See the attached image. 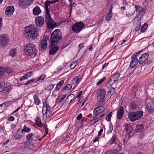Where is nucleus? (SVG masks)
Returning <instances> with one entry per match:
<instances>
[{
    "mask_svg": "<svg viewBox=\"0 0 154 154\" xmlns=\"http://www.w3.org/2000/svg\"><path fill=\"white\" fill-rule=\"evenodd\" d=\"M24 35L27 38L35 39L37 38L38 34V31L36 28L32 25L26 27L24 31Z\"/></svg>",
    "mask_w": 154,
    "mask_h": 154,
    "instance_id": "1",
    "label": "nucleus"
},
{
    "mask_svg": "<svg viewBox=\"0 0 154 154\" xmlns=\"http://www.w3.org/2000/svg\"><path fill=\"white\" fill-rule=\"evenodd\" d=\"M62 38V33L59 29H56L51 34L50 41L51 45H55Z\"/></svg>",
    "mask_w": 154,
    "mask_h": 154,
    "instance_id": "2",
    "label": "nucleus"
},
{
    "mask_svg": "<svg viewBox=\"0 0 154 154\" xmlns=\"http://www.w3.org/2000/svg\"><path fill=\"white\" fill-rule=\"evenodd\" d=\"M24 51L26 54L28 56L34 55V57L37 55V52L35 46L32 43H29L25 45Z\"/></svg>",
    "mask_w": 154,
    "mask_h": 154,
    "instance_id": "3",
    "label": "nucleus"
},
{
    "mask_svg": "<svg viewBox=\"0 0 154 154\" xmlns=\"http://www.w3.org/2000/svg\"><path fill=\"white\" fill-rule=\"evenodd\" d=\"M106 94V91L104 88L98 90L97 94L98 100L97 104L100 106H103L105 103L104 97Z\"/></svg>",
    "mask_w": 154,
    "mask_h": 154,
    "instance_id": "4",
    "label": "nucleus"
},
{
    "mask_svg": "<svg viewBox=\"0 0 154 154\" xmlns=\"http://www.w3.org/2000/svg\"><path fill=\"white\" fill-rule=\"evenodd\" d=\"M143 112L139 111L132 112L128 115V118L131 122H134L139 119L143 116Z\"/></svg>",
    "mask_w": 154,
    "mask_h": 154,
    "instance_id": "5",
    "label": "nucleus"
},
{
    "mask_svg": "<svg viewBox=\"0 0 154 154\" xmlns=\"http://www.w3.org/2000/svg\"><path fill=\"white\" fill-rule=\"evenodd\" d=\"M10 39L5 34H2L0 35V45L5 47L8 45Z\"/></svg>",
    "mask_w": 154,
    "mask_h": 154,
    "instance_id": "6",
    "label": "nucleus"
},
{
    "mask_svg": "<svg viewBox=\"0 0 154 154\" xmlns=\"http://www.w3.org/2000/svg\"><path fill=\"white\" fill-rule=\"evenodd\" d=\"M120 75V73L116 72L114 74L111 78L109 81L106 86L109 87L114 84L115 82L116 84V82L117 83L118 80Z\"/></svg>",
    "mask_w": 154,
    "mask_h": 154,
    "instance_id": "7",
    "label": "nucleus"
},
{
    "mask_svg": "<svg viewBox=\"0 0 154 154\" xmlns=\"http://www.w3.org/2000/svg\"><path fill=\"white\" fill-rule=\"evenodd\" d=\"M45 17L46 22L49 28H53L54 27V22L51 18L49 12H45Z\"/></svg>",
    "mask_w": 154,
    "mask_h": 154,
    "instance_id": "8",
    "label": "nucleus"
},
{
    "mask_svg": "<svg viewBox=\"0 0 154 154\" xmlns=\"http://www.w3.org/2000/svg\"><path fill=\"white\" fill-rule=\"evenodd\" d=\"M84 26V24L82 22L75 23L72 26V30L74 32H79L82 29Z\"/></svg>",
    "mask_w": 154,
    "mask_h": 154,
    "instance_id": "9",
    "label": "nucleus"
},
{
    "mask_svg": "<svg viewBox=\"0 0 154 154\" xmlns=\"http://www.w3.org/2000/svg\"><path fill=\"white\" fill-rule=\"evenodd\" d=\"M140 51L138 52L132 56L131 58L132 60L130 65V66L131 68H133L134 67L137 65L138 63L139 62V60L137 59V57L138 55L140 54Z\"/></svg>",
    "mask_w": 154,
    "mask_h": 154,
    "instance_id": "10",
    "label": "nucleus"
},
{
    "mask_svg": "<svg viewBox=\"0 0 154 154\" xmlns=\"http://www.w3.org/2000/svg\"><path fill=\"white\" fill-rule=\"evenodd\" d=\"M48 38L49 37L47 35L43 37V39L42 40L39 45L40 49L44 50L46 49L47 46V40Z\"/></svg>",
    "mask_w": 154,
    "mask_h": 154,
    "instance_id": "11",
    "label": "nucleus"
},
{
    "mask_svg": "<svg viewBox=\"0 0 154 154\" xmlns=\"http://www.w3.org/2000/svg\"><path fill=\"white\" fill-rule=\"evenodd\" d=\"M24 134L21 129H19L13 134L12 137L14 139H18L23 137Z\"/></svg>",
    "mask_w": 154,
    "mask_h": 154,
    "instance_id": "12",
    "label": "nucleus"
},
{
    "mask_svg": "<svg viewBox=\"0 0 154 154\" xmlns=\"http://www.w3.org/2000/svg\"><path fill=\"white\" fill-rule=\"evenodd\" d=\"M34 0H19V5L22 7L30 5Z\"/></svg>",
    "mask_w": 154,
    "mask_h": 154,
    "instance_id": "13",
    "label": "nucleus"
},
{
    "mask_svg": "<svg viewBox=\"0 0 154 154\" xmlns=\"http://www.w3.org/2000/svg\"><path fill=\"white\" fill-rule=\"evenodd\" d=\"M135 11L138 12L137 15L138 16H140L142 17L145 14V10L144 8H142L140 6L136 5L135 6Z\"/></svg>",
    "mask_w": 154,
    "mask_h": 154,
    "instance_id": "14",
    "label": "nucleus"
},
{
    "mask_svg": "<svg viewBox=\"0 0 154 154\" xmlns=\"http://www.w3.org/2000/svg\"><path fill=\"white\" fill-rule=\"evenodd\" d=\"M35 23L36 25L38 27H42L44 23V18L41 16H38L36 18Z\"/></svg>",
    "mask_w": 154,
    "mask_h": 154,
    "instance_id": "15",
    "label": "nucleus"
},
{
    "mask_svg": "<svg viewBox=\"0 0 154 154\" xmlns=\"http://www.w3.org/2000/svg\"><path fill=\"white\" fill-rule=\"evenodd\" d=\"M52 112L50 106H43L42 112L43 114L45 113L46 117H49Z\"/></svg>",
    "mask_w": 154,
    "mask_h": 154,
    "instance_id": "16",
    "label": "nucleus"
},
{
    "mask_svg": "<svg viewBox=\"0 0 154 154\" xmlns=\"http://www.w3.org/2000/svg\"><path fill=\"white\" fill-rule=\"evenodd\" d=\"M103 106H97L96 108L93 111L94 115L93 116V118H95L103 110V109L102 108Z\"/></svg>",
    "mask_w": 154,
    "mask_h": 154,
    "instance_id": "17",
    "label": "nucleus"
},
{
    "mask_svg": "<svg viewBox=\"0 0 154 154\" xmlns=\"http://www.w3.org/2000/svg\"><path fill=\"white\" fill-rule=\"evenodd\" d=\"M124 113V110L123 106H120L117 112V118L120 119L123 117Z\"/></svg>",
    "mask_w": 154,
    "mask_h": 154,
    "instance_id": "18",
    "label": "nucleus"
},
{
    "mask_svg": "<svg viewBox=\"0 0 154 154\" xmlns=\"http://www.w3.org/2000/svg\"><path fill=\"white\" fill-rule=\"evenodd\" d=\"M149 54L147 53H146L142 55L139 59V63L141 64L143 63L147 60Z\"/></svg>",
    "mask_w": 154,
    "mask_h": 154,
    "instance_id": "19",
    "label": "nucleus"
},
{
    "mask_svg": "<svg viewBox=\"0 0 154 154\" xmlns=\"http://www.w3.org/2000/svg\"><path fill=\"white\" fill-rule=\"evenodd\" d=\"M14 11V8L13 6H10L7 8L5 10V14L7 15H11Z\"/></svg>",
    "mask_w": 154,
    "mask_h": 154,
    "instance_id": "20",
    "label": "nucleus"
},
{
    "mask_svg": "<svg viewBox=\"0 0 154 154\" xmlns=\"http://www.w3.org/2000/svg\"><path fill=\"white\" fill-rule=\"evenodd\" d=\"M51 48L49 51V53L50 55H52L55 54L59 49V47L57 46H52L51 45Z\"/></svg>",
    "mask_w": 154,
    "mask_h": 154,
    "instance_id": "21",
    "label": "nucleus"
},
{
    "mask_svg": "<svg viewBox=\"0 0 154 154\" xmlns=\"http://www.w3.org/2000/svg\"><path fill=\"white\" fill-rule=\"evenodd\" d=\"M75 98V95L73 94H71L67 96L65 101V102L67 104L73 101Z\"/></svg>",
    "mask_w": 154,
    "mask_h": 154,
    "instance_id": "22",
    "label": "nucleus"
},
{
    "mask_svg": "<svg viewBox=\"0 0 154 154\" xmlns=\"http://www.w3.org/2000/svg\"><path fill=\"white\" fill-rule=\"evenodd\" d=\"M34 145L33 143L30 142V141L27 140L24 143L25 147L29 149L32 150Z\"/></svg>",
    "mask_w": 154,
    "mask_h": 154,
    "instance_id": "23",
    "label": "nucleus"
},
{
    "mask_svg": "<svg viewBox=\"0 0 154 154\" xmlns=\"http://www.w3.org/2000/svg\"><path fill=\"white\" fill-rule=\"evenodd\" d=\"M144 130V127L142 125L138 124L136 125L135 130L137 132H142Z\"/></svg>",
    "mask_w": 154,
    "mask_h": 154,
    "instance_id": "24",
    "label": "nucleus"
},
{
    "mask_svg": "<svg viewBox=\"0 0 154 154\" xmlns=\"http://www.w3.org/2000/svg\"><path fill=\"white\" fill-rule=\"evenodd\" d=\"M82 76L80 75L74 76L72 80V82L73 84H76L78 83L82 78Z\"/></svg>",
    "mask_w": 154,
    "mask_h": 154,
    "instance_id": "25",
    "label": "nucleus"
},
{
    "mask_svg": "<svg viewBox=\"0 0 154 154\" xmlns=\"http://www.w3.org/2000/svg\"><path fill=\"white\" fill-rule=\"evenodd\" d=\"M115 90V88L112 87H110L107 93V97H111L114 94Z\"/></svg>",
    "mask_w": 154,
    "mask_h": 154,
    "instance_id": "26",
    "label": "nucleus"
},
{
    "mask_svg": "<svg viewBox=\"0 0 154 154\" xmlns=\"http://www.w3.org/2000/svg\"><path fill=\"white\" fill-rule=\"evenodd\" d=\"M41 11L40 8L38 6H36L33 9V14L35 15H39L41 13Z\"/></svg>",
    "mask_w": 154,
    "mask_h": 154,
    "instance_id": "27",
    "label": "nucleus"
},
{
    "mask_svg": "<svg viewBox=\"0 0 154 154\" xmlns=\"http://www.w3.org/2000/svg\"><path fill=\"white\" fill-rule=\"evenodd\" d=\"M55 2H51L49 1H46L45 2V12H49L48 6H50L51 4L54 3Z\"/></svg>",
    "mask_w": 154,
    "mask_h": 154,
    "instance_id": "28",
    "label": "nucleus"
},
{
    "mask_svg": "<svg viewBox=\"0 0 154 154\" xmlns=\"http://www.w3.org/2000/svg\"><path fill=\"white\" fill-rule=\"evenodd\" d=\"M6 86L7 85L5 82L0 80V92L3 91Z\"/></svg>",
    "mask_w": 154,
    "mask_h": 154,
    "instance_id": "29",
    "label": "nucleus"
},
{
    "mask_svg": "<svg viewBox=\"0 0 154 154\" xmlns=\"http://www.w3.org/2000/svg\"><path fill=\"white\" fill-rule=\"evenodd\" d=\"M17 52L16 49L12 48L10 51L9 55L10 56L14 57L17 54Z\"/></svg>",
    "mask_w": 154,
    "mask_h": 154,
    "instance_id": "30",
    "label": "nucleus"
},
{
    "mask_svg": "<svg viewBox=\"0 0 154 154\" xmlns=\"http://www.w3.org/2000/svg\"><path fill=\"white\" fill-rule=\"evenodd\" d=\"M35 121L38 126L41 127L43 126V124L41 122V119L39 117H37L36 118Z\"/></svg>",
    "mask_w": 154,
    "mask_h": 154,
    "instance_id": "31",
    "label": "nucleus"
},
{
    "mask_svg": "<svg viewBox=\"0 0 154 154\" xmlns=\"http://www.w3.org/2000/svg\"><path fill=\"white\" fill-rule=\"evenodd\" d=\"M112 8H110L108 12V13L106 17V19L107 21H109L111 19L112 17Z\"/></svg>",
    "mask_w": 154,
    "mask_h": 154,
    "instance_id": "32",
    "label": "nucleus"
},
{
    "mask_svg": "<svg viewBox=\"0 0 154 154\" xmlns=\"http://www.w3.org/2000/svg\"><path fill=\"white\" fill-rule=\"evenodd\" d=\"M21 130L23 132H24L25 133H28L30 131L31 129L27 127L26 125H24L23 128Z\"/></svg>",
    "mask_w": 154,
    "mask_h": 154,
    "instance_id": "33",
    "label": "nucleus"
},
{
    "mask_svg": "<svg viewBox=\"0 0 154 154\" xmlns=\"http://www.w3.org/2000/svg\"><path fill=\"white\" fill-rule=\"evenodd\" d=\"M34 100V103L36 105H38L40 103V101L38 98V96L36 95H34L33 96Z\"/></svg>",
    "mask_w": 154,
    "mask_h": 154,
    "instance_id": "34",
    "label": "nucleus"
},
{
    "mask_svg": "<svg viewBox=\"0 0 154 154\" xmlns=\"http://www.w3.org/2000/svg\"><path fill=\"white\" fill-rule=\"evenodd\" d=\"M66 97V95L65 94H63L59 96L56 101L57 103H59L61 101L63 100Z\"/></svg>",
    "mask_w": 154,
    "mask_h": 154,
    "instance_id": "35",
    "label": "nucleus"
},
{
    "mask_svg": "<svg viewBox=\"0 0 154 154\" xmlns=\"http://www.w3.org/2000/svg\"><path fill=\"white\" fill-rule=\"evenodd\" d=\"M140 99H138L137 100V102H132L130 104V106H137L140 105H141L140 104Z\"/></svg>",
    "mask_w": 154,
    "mask_h": 154,
    "instance_id": "36",
    "label": "nucleus"
},
{
    "mask_svg": "<svg viewBox=\"0 0 154 154\" xmlns=\"http://www.w3.org/2000/svg\"><path fill=\"white\" fill-rule=\"evenodd\" d=\"M79 63L77 61H75L73 62L70 65V68L71 69H73Z\"/></svg>",
    "mask_w": 154,
    "mask_h": 154,
    "instance_id": "37",
    "label": "nucleus"
},
{
    "mask_svg": "<svg viewBox=\"0 0 154 154\" xmlns=\"http://www.w3.org/2000/svg\"><path fill=\"white\" fill-rule=\"evenodd\" d=\"M72 88V86L70 84L67 85L63 88V91H69Z\"/></svg>",
    "mask_w": 154,
    "mask_h": 154,
    "instance_id": "38",
    "label": "nucleus"
},
{
    "mask_svg": "<svg viewBox=\"0 0 154 154\" xmlns=\"http://www.w3.org/2000/svg\"><path fill=\"white\" fill-rule=\"evenodd\" d=\"M153 106H146V109L147 110L149 113H152L154 111V109Z\"/></svg>",
    "mask_w": 154,
    "mask_h": 154,
    "instance_id": "39",
    "label": "nucleus"
},
{
    "mask_svg": "<svg viewBox=\"0 0 154 154\" xmlns=\"http://www.w3.org/2000/svg\"><path fill=\"white\" fill-rule=\"evenodd\" d=\"M112 114V112H111L107 115L106 118V121H110Z\"/></svg>",
    "mask_w": 154,
    "mask_h": 154,
    "instance_id": "40",
    "label": "nucleus"
},
{
    "mask_svg": "<svg viewBox=\"0 0 154 154\" xmlns=\"http://www.w3.org/2000/svg\"><path fill=\"white\" fill-rule=\"evenodd\" d=\"M148 26L147 24L146 23L143 24L142 26L140 29L141 32H144Z\"/></svg>",
    "mask_w": 154,
    "mask_h": 154,
    "instance_id": "41",
    "label": "nucleus"
},
{
    "mask_svg": "<svg viewBox=\"0 0 154 154\" xmlns=\"http://www.w3.org/2000/svg\"><path fill=\"white\" fill-rule=\"evenodd\" d=\"M4 69L5 70V72H6L7 73H10L13 72V70L10 67Z\"/></svg>",
    "mask_w": 154,
    "mask_h": 154,
    "instance_id": "42",
    "label": "nucleus"
},
{
    "mask_svg": "<svg viewBox=\"0 0 154 154\" xmlns=\"http://www.w3.org/2000/svg\"><path fill=\"white\" fill-rule=\"evenodd\" d=\"M113 130V125L111 124H110L109 126V130L107 132V133L108 134H110Z\"/></svg>",
    "mask_w": 154,
    "mask_h": 154,
    "instance_id": "43",
    "label": "nucleus"
},
{
    "mask_svg": "<svg viewBox=\"0 0 154 154\" xmlns=\"http://www.w3.org/2000/svg\"><path fill=\"white\" fill-rule=\"evenodd\" d=\"M106 79V77H104L102 79H100V80L98 81L97 83V85H99L100 84H101L102 83L105 81Z\"/></svg>",
    "mask_w": 154,
    "mask_h": 154,
    "instance_id": "44",
    "label": "nucleus"
},
{
    "mask_svg": "<svg viewBox=\"0 0 154 154\" xmlns=\"http://www.w3.org/2000/svg\"><path fill=\"white\" fill-rule=\"evenodd\" d=\"M11 90L10 87L8 88H5V90H4L3 93L5 94H8L9 92Z\"/></svg>",
    "mask_w": 154,
    "mask_h": 154,
    "instance_id": "45",
    "label": "nucleus"
},
{
    "mask_svg": "<svg viewBox=\"0 0 154 154\" xmlns=\"http://www.w3.org/2000/svg\"><path fill=\"white\" fill-rule=\"evenodd\" d=\"M146 106H150L152 103V101L149 99H147L145 101Z\"/></svg>",
    "mask_w": 154,
    "mask_h": 154,
    "instance_id": "46",
    "label": "nucleus"
},
{
    "mask_svg": "<svg viewBox=\"0 0 154 154\" xmlns=\"http://www.w3.org/2000/svg\"><path fill=\"white\" fill-rule=\"evenodd\" d=\"M137 23L138 24L135 28V29L137 31L139 30L141 26V23L139 20L137 21Z\"/></svg>",
    "mask_w": 154,
    "mask_h": 154,
    "instance_id": "47",
    "label": "nucleus"
},
{
    "mask_svg": "<svg viewBox=\"0 0 154 154\" xmlns=\"http://www.w3.org/2000/svg\"><path fill=\"white\" fill-rule=\"evenodd\" d=\"M47 98L45 97V98H43L42 100V103H43V106H48V104L47 103Z\"/></svg>",
    "mask_w": 154,
    "mask_h": 154,
    "instance_id": "48",
    "label": "nucleus"
},
{
    "mask_svg": "<svg viewBox=\"0 0 154 154\" xmlns=\"http://www.w3.org/2000/svg\"><path fill=\"white\" fill-rule=\"evenodd\" d=\"M5 73L4 69L2 67H0V78Z\"/></svg>",
    "mask_w": 154,
    "mask_h": 154,
    "instance_id": "49",
    "label": "nucleus"
},
{
    "mask_svg": "<svg viewBox=\"0 0 154 154\" xmlns=\"http://www.w3.org/2000/svg\"><path fill=\"white\" fill-rule=\"evenodd\" d=\"M116 139V136L115 134H113L112 136V138L110 140V141L112 143L115 142Z\"/></svg>",
    "mask_w": 154,
    "mask_h": 154,
    "instance_id": "50",
    "label": "nucleus"
},
{
    "mask_svg": "<svg viewBox=\"0 0 154 154\" xmlns=\"http://www.w3.org/2000/svg\"><path fill=\"white\" fill-rule=\"evenodd\" d=\"M33 134L32 133L27 134L26 135V139L28 140H29L31 139V137L33 136Z\"/></svg>",
    "mask_w": 154,
    "mask_h": 154,
    "instance_id": "51",
    "label": "nucleus"
},
{
    "mask_svg": "<svg viewBox=\"0 0 154 154\" xmlns=\"http://www.w3.org/2000/svg\"><path fill=\"white\" fill-rule=\"evenodd\" d=\"M33 72H27L26 74L25 75L27 77V78L30 77H31L32 75Z\"/></svg>",
    "mask_w": 154,
    "mask_h": 154,
    "instance_id": "52",
    "label": "nucleus"
},
{
    "mask_svg": "<svg viewBox=\"0 0 154 154\" xmlns=\"http://www.w3.org/2000/svg\"><path fill=\"white\" fill-rule=\"evenodd\" d=\"M11 105V102L10 101H7L5 103H3L2 104H0V106H2V105H4L5 106H8Z\"/></svg>",
    "mask_w": 154,
    "mask_h": 154,
    "instance_id": "53",
    "label": "nucleus"
},
{
    "mask_svg": "<svg viewBox=\"0 0 154 154\" xmlns=\"http://www.w3.org/2000/svg\"><path fill=\"white\" fill-rule=\"evenodd\" d=\"M46 77V75H45L44 74H42L38 78V80H41V81H42L44 80Z\"/></svg>",
    "mask_w": 154,
    "mask_h": 154,
    "instance_id": "54",
    "label": "nucleus"
},
{
    "mask_svg": "<svg viewBox=\"0 0 154 154\" xmlns=\"http://www.w3.org/2000/svg\"><path fill=\"white\" fill-rule=\"evenodd\" d=\"M47 126H48V125L46 124H44L43 125V127H44V128L46 132H48V128H47Z\"/></svg>",
    "mask_w": 154,
    "mask_h": 154,
    "instance_id": "55",
    "label": "nucleus"
},
{
    "mask_svg": "<svg viewBox=\"0 0 154 154\" xmlns=\"http://www.w3.org/2000/svg\"><path fill=\"white\" fill-rule=\"evenodd\" d=\"M82 113H80L76 117V119L78 120H80L82 118Z\"/></svg>",
    "mask_w": 154,
    "mask_h": 154,
    "instance_id": "56",
    "label": "nucleus"
},
{
    "mask_svg": "<svg viewBox=\"0 0 154 154\" xmlns=\"http://www.w3.org/2000/svg\"><path fill=\"white\" fill-rule=\"evenodd\" d=\"M54 87V86L53 84L50 85L48 87V89L50 90H51Z\"/></svg>",
    "mask_w": 154,
    "mask_h": 154,
    "instance_id": "57",
    "label": "nucleus"
},
{
    "mask_svg": "<svg viewBox=\"0 0 154 154\" xmlns=\"http://www.w3.org/2000/svg\"><path fill=\"white\" fill-rule=\"evenodd\" d=\"M27 79V77H26V76L25 75L23 76L20 79V81H22L23 80L26 79Z\"/></svg>",
    "mask_w": 154,
    "mask_h": 154,
    "instance_id": "58",
    "label": "nucleus"
},
{
    "mask_svg": "<svg viewBox=\"0 0 154 154\" xmlns=\"http://www.w3.org/2000/svg\"><path fill=\"white\" fill-rule=\"evenodd\" d=\"M64 80H62L61 81H60L59 83H58L57 84L58 85H59L62 86V85L63 84L64 82Z\"/></svg>",
    "mask_w": 154,
    "mask_h": 154,
    "instance_id": "59",
    "label": "nucleus"
},
{
    "mask_svg": "<svg viewBox=\"0 0 154 154\" xmlns=\"http://www.w3.org/2000/svg\"><path fill=\"white\" fill-rule=\"evenodd\" d=\"M61 86H60V85H58L57 84L55 88V90L57 91H59L60 89L61 88Z\"/></svg>",
    "mask_w": 154,
    "mask_h": 154,
    "instance_id": "60",
    "label": "nucleus"
},
{
    "mask_svg": "<svg viewBox=\"0 0 154 154\" xmlns=\"http://www.w3.org/2000/svg\"><path fill=\"white\" fill-rule=\"evenodd\" d=\"M14 117L12 116H11L9 117L8 118V120L9 121H13L14 120Z\"/></svg>",
    "mask_w": 154,
    "mask_h": 154,
    "instance_id": "61",
    "label": "nucleus"
},
{
    "mask_svg": "<svg viewBox=\"0 0 154 154\" xmlns=\"http://www.w3.org/2000/svg\"><path fill=\"white\" fill-rule=\"evenodd\" d=\"M36 140V138L35 137H33L31 138L30 140H29L30 141V142L31 143H33H33L35 142V140Z\"/></svg>",
    "mask_w": 154,
    "mask_h": 154,
    "instance_id": "62",
    "label": "nucleus"
},
{
    "mask_svg": "<svg viewBox=\"0 0 154 154\" xmlns=\"http://www.w3.org/2000/svg\"><path fill=\"white\" fill-rule=\"evenodd\" d=\"M33 80V82L34 83H36L38 81H39V80H38V78H36L35 79H32Z\"/></svg>",
    "mask_w": 154,
    "mask_h": 154,
    "instance_id": "63",
    "label": "nucleus"
},
{
    "mask_svg": "<svg viewBox=\"0 0 154 154\" xmlns=\"http://www.w3.org/2000/svg\"><path fill=\"white\" fill-rule=\"evenodd\" d=\"M99 138V137H96L95 138H94L93 140V142L94 143L96 142Z\"/></svg>",
    "mask_w": 154,
    "mask_h": 154,
    "instance_id": "64",
    "label": "nucleus"
}]
</instances>
